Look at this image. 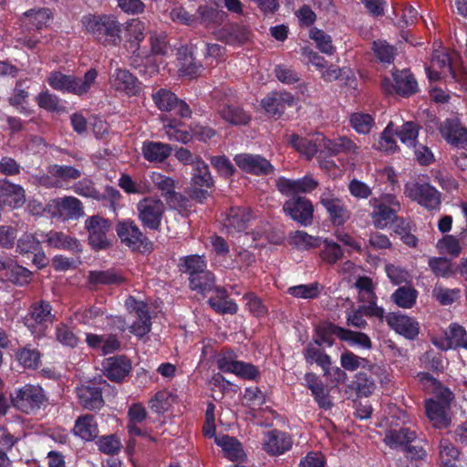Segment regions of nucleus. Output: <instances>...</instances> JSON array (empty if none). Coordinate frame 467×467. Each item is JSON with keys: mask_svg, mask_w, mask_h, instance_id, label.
I'll return each mask as SVG.
<instances>
[{"mask_svg": "<svg viewBox=\"0 0 467 467\" xmlns=\"http://www.w3.org/2000/svg\"><path fill=\"white\" fill-rule=\"evenodd\" d=\"M81 22L87 32L104 46H118L122 40L123 24L114 15H88Z\"/></svg>", "mask_w": 467, "mask_h": 467, "instance_id": "nucleus-1", "label": "nucleus"}, {"mask_svg": "<svg viewBox=\"0 0 467 467\" xmlns=\"http://www.w3.org/2000/svg\"><path fill=\"white\" fill-rule=\"evenodd\" d=\"M97 77L98 71L95 68L88 69L83 78L65 75L60 72H53L48 78V83L55 89L66 90L81 96L90 89Z\"/></svg>", "mask_w": 467, "mask_h": 467, "instance_id": "nucleus-2", "label": "nucleus"}, {"mask_svg": "<svg viewBox=\"0 0 467 467\" xmlns=\"http://www.w3.org/2000/svg\"><path fill=\"white\" fill-rule=\"evenodd\" d=\"M11 400L15 408L24 413L31 414L47 405V397L40 386L26 384L11 395Z\"/></svg>", "mask_w": 467, "mask_h": 467, "instance_id": "nucleus-3", "label": "nucleus"}, {"mask_svg": "<svg viewBox=\"0 0 467 467\" xmlns=\"http://www.w3.org/2000/svg\"><path fill=\"white\" fill-rule=\"evenodd\" d=\"M213 179L209 166L202 160H197L192 163V177L188 193L190 197L199 202H203L209 196V190L213 187Z\"/></svg>", "mask_w": 467, "mask_h": 467, "instance_id": "nucleus-4", "label": "nucleus"}, {"mask_svg": "<svg viewBox=\"0 0 467 467\" xmlns=\"http://www.w3.org/2000/svg\"><path fill=\"white\" fill-rule=\"evenodd\" d=\"M405 194L428 211H438L441 204V192L429 182L421 181L405 185Z\"/></svg>", "mask_w": 467, "mask_h": 467, "instance_id": "nucleus-5", "label": "nucleus"}, {"mask_svg": "<svg viewBox=\"0 0 467 467\" xmlns=\"http://www.w3.org/2000/svg\"><path fill=\"white\" fill-rule=\"evenodd\" d=\"M55 319L49 302L40 300L31 305L27 315L24 317L25 326L36 337L45 335L48 325Z\"/></svg>", "mask_w": 467, "mask_h": 467, "instance_id": "nucleus-6", "label": "nucleus"}, {"mask_svg": "<svg viewBox=\"0 0 467 467\" xmlns=\"http://www.w3.org/2000/svg\"><path fill=\"white\" fill-rule=\"evenodd\" d=\"M110 222L99 215H93L85 221V228L88 233V244L95 250L106 249L110 245L108 233Z\"/></svg>", "mask_w": 467, "mask_h": 467, "instance_id": "nucleus-7", "label": "nucleus"}, {"mask_svg": "<svg viewBox=\"0 0 467 467\" xmlns=\"http://www.w3.org/2000/svg\"><path fill=\"white\" fill-rule=\"evenodd\" d=\"M116 231L120 241L131 250L140 253H145L150 250V242L140 232L134 222L127 221L119 223Z\"/></svg>", "mask_w": 467, "mask_h": 467, "instance_id": "nucleus-8", "label": "nucleus"}, {"mask_svg": "<svg viewBox=\"0 0 467 467\" xmlns=\"http://www.w3.org/2000/svg\"><path fill=\"white\" fill-rule=\"evenodd\" d=\"M164 204L161 200L147 197L137 204L138 217L144 227L150 230H158L162 215Z\"/></svg>", "mask_w": 467, "mask_h": 467, "instance_id": "nucleus-9", "label": "nucleus"}, {"mask_svg": "<svg viewBox=\"0 0 467 467\" xmlns=\"http://www.w3.org/2000/svg\"><path fill=\"white\" fill-rule=\"evenodd\" d=\"M217 366L220 370L234 373L244 379L254 380L259 376L255 366L235 360V354L230 350L223 352L218 358Z\"/></svg>", "mask_w": 467, "mask_h": 467, "instance_id": "nucleus-10", "label": "nucleus"}, {"mask_svg": "<svg viewBox=\"0 0 467 467\" xmlns=\"http://www.w3.org/2000/svg\"><path fill=\"white\" fill-rule=\"evenodd\" d=\"M283 210L303 226L310 225L313 222L314 206L306 197L296 196L287 200L284 203Z\"/></svg>", "mask_w": 467, "mask_h": 467, "instance_id": "nucleus-11", "label": "nucleus"}, {"mask_svg": "<svg viewBox=\"0 0 467 467\" xmlns=\"http://www.w3.org/2000/svg\"><path fill=\"white\" fill-rule=\"evenodd\" d=\"M295 104L296 98L286 91H273L261 101V105L266 113L275 119L279 118L287 107H292Z\"/></svg>", "mask_w": 467, "mask_h": 467, "instance_id": "nucleus-12", "label": "nucleus"}, {"mask_svg": "<svg viewBox=\"0 0 467 467\" xmlns=\"http://www.w3.org/2000/svg\"><path fill=\"white\" fill-rule=\"evenodd\" d=\"M439 130L451 145L459 149L467 148V129L461 124L459 119H447L441 124Z\"/></svg>", "mask_w": 467, "mask_h": 467, "instance_id": "nucleus-13", "label": "nucleus"}, {"mask_svg": "<svg viewBox=\"0 0 467 467\" xmlns=\"http://www.w3.org/2000/svg\"><path fill=\"white\" fill-rule=\"evenodd\" d=\"M234 161L241 170L254 175H267L274 171L272 164L260 155L238 154Z\"/></svg>", "mask_w": 467, "mask_h": 467, "instance_id": "nucleus-14", "label": "nucleus"}, {"mask_svg": "<svg viewBox=\"0 0 467 467\" xmlns=\"http://www.w3.org/2000/svg\"><path fill=\"white\" fill-rule=\"evenodd\" d=\"M220 41L228 45H243L251 40L252 31L248 26L238 23L224 25L216 33Z\"/></svg>", "mask_w": 467, "mask_h": 467, "instance_id": "nucleus-15", "label": "nucleus"}, {"mask_svg": "<svg viewBox=\"0 0 467 467\" xmlns=\"http://www.w3.org/2000/svg\"><path fill=\"white\" fill-rule=\"evenodd\" d=\"M131 315H135L137 318L131 325L128 326L130 331L139 337H142L150 331L151 321L149 314L148 305L144 302H137L132 299V306H130Z\"/></svg>", "mask_w": 467, "mask_h": 467, "instance_id": "nucleus-16", "label": "nucleus"}, {"mask_svg": "<svg viewBox=\"0 0 467 467\" xmlns=\"http://www.w3.org/2000/svg\"><path fill=\"white\" fill-rule=\"evenodd\" d=\"M292 439L289 434L272 430L265 432L263 441V449L271 455L283 454L292 447Z\"/></svg>", "mask_w": 467, "mask_h": 467, "instance_id": "nucleus-17", "label": "nucleus"}, {"mask_svg": "<svg viewBox=\"0 0 467 467\" xmlns=\"http://www.w3.org/2000/svg\"><path fill=\"white\" fill-rule=\"evenodd\" d=\"M386 321L392 329L408 339H414L419 334L418 322L408 316L389 313L386 316Z\"/></svg>", "mask_w": 467, "mask_h": 467, "instance_id": "nucleus-18", "label": "nucleus"}, {"mask_svg": "<svg viewBox=\"0 0 467 467\" xmlns=\"http://www.w3.org/2000/svg\"><path fill=\"white\" fill-rule=\"evenodd\" d=\"M320 203L325 207L335 225L344 224L350 217V212L342 201L330 193H323L320 196Z\"/></svg>", "mask_w": 467, "mask_h": 467, "instance_id": "nucleus-19", "label": "nucleus"}, {"mask_svg": "<svg viewBox=\"0 0 467 467\" xmlns=\"http://www.w3.org/2000/svg\"><path fill=\"white\" fill-rule=\"evenodd\" d=\"M102 365L104 375L115 382L122 381L131 369L130 360L124 356L109 358Z\"/></svg>", "mask_w": 467, "mask_h": 467, "instance_id": "nucleus-20", "label": "nucleus"}, {"mask_svg": "<svg viewBox=\"0 0 467 467\" xmlns=\"http://www.w3.org/2000/svg\"><path fill=\"white\" fill-rule=\"evenodd\" d=\"M318 186L317 181L311 176H305L298 180H290L286 178H280L277 181L278 190L285 195L293 193H308L313 192Z\"/></svg>", "mask_w": 467, "mask_h": 467, "instance_id": "nucleus-21", "label": "nucleus"}, {"mask_svg": "<svg viewBox=\"0 0 467 467\" xmlns=\"http://www.w3.org/2000/svg\"><path fill=\"white\" fill-rule=\"evenodd\" d=\"M80 404L87 410L100 409L104 405L102 389L95 382H88L77 389Z\"/></svg>", "mask_w": 467, "mask_h": 467, "instance_id": "nucleus-22", "label": "nucleus"}, {"mask_svg": "<svg viewBox=\"0 0 467 467\" xmlns=\"http://www.w3.org/2000/svg\"><path fill=\"white\" fill-rule=\"evenodd\" d=\"M450 406L430 399L426 401L425 410L429 420L432 422L433 426L438 429H444L451 423V417L449 416Z\"/></svg>", "mask_w": 467, "mask_h": 467, "instance_id": "nucleus-23", "label": "nucleus"}, {"mask_svg": "<svg viewBox=\"0 0 467 467\" xmlns=\"http://www.w3.org/2000/svg\"><path fill=\"white\" fill-rule=\"evenodd\" d=\"M110 83L113 88L127 94L135 95L140 89L139 81L129 70L118 68L111 76Z\"/></svg>", "mask_w": 467, "mask_h": 467, "instance_id": "nucleus-24", "label": "nucleus"}, {"mask_svg": "<svg viewBox=\"0 0 467 467\" xmlns=\"http://www.w3.org/2000/svg\"><path fill=\"white\" fill-rule=\"evenodd\" d=\"M46 242L50 247L67 250L76 254L82 252L80 242L63 232L50 231L46 234Z\"/></svg>", "mask_w": 467, "mask_h": 467, "instance_id": "nucleus-25", "label": "nucleus"}, {"mask_svg": "<svg viewBox=\"0 0 467 467\" xmlns=\"http://www.w3.org/2000/svg\"><path fill=\"white\" fill-rule=\"evenodd\" d=\"M369 205L373 208L370 214L373 225L377 229H384L389 222L397 217V209L379 204L376 198L369 200Z\"/></svg>", "mask_w": 467, "mask_h": 467, "instance_id": "nucleus-26", "label": "nucleus"}, {"mask_svg": "<svg viewBox=\"0 0 467 467\" xmlns=\"http://www.w3.org/2000/svg\"><path fill=\"white\" fill-rule=\"evenodd\" d=\"M393 78L392 88L396 93L403 97H410L417 93L418 83L410 70L398 71L393 74Z\"/></svg>", "mask_w": 467, "mask_h": 467, "instance_id": "nucleus-27", "label": "nucleus"}, {"mask_svg": "<svg viewBox=\"0 0 467 467\" xmlns=\"http://www.w3.org/2000/svg\"><path fill=\"white\" fill-rule=\"evenodd\" d=\"M172 148L166 143L158 141H144L141 151L145 160L150 162H162L171 153Z\"/></svg>", "mask_w": 467, "mask_h": 467, "instance_id": "nucleus-28", "label": "nucleus"}, {"mask_svg": "<svg viewBox=\"0 0 467 467\" xmlns=\"http://www.w3.org/2000/svg\"><path fill=\"white\" fill-rule=\"evenodd\" d=\"M50 18V11L46 8L30 9L22 17L23 26L28 33L38 31L46 26Z\"/></svg>", "mask_w": 467, "mask_h": 467, "instance_id": "nucleus-29", "label": "nucleus"}, {"mask_svg": "<svg viewBox=\"0 0 467 467\" xmlns=\"http://www.w3.org/2000/svg\"><path fill=\"white\" fill-rule=\"evenodd\" d=\"M215 296L209 298L210 306L219 314H235L237 312L236 304L229 299L228 294L224 288L215 287Z\"/></svg>", "mask_w": 467, "mask_h": 467, "instance_id": "nucleus-30", "label": "nucleus"}, {"mask_svg": "<svg viewBox=\"0 0 467 467\" xmlns=\"http://www.w3.org/2000/svg\"><path fill=\"white\" fill-rule=\"evenodd\" d=\"M0 198L9 202L14 207L22 206L26 201L24 189L7 180L0 181Z\"/></svg>", "mask_w": 467, "mask_h": 467, "instance_id": "nucleus-31", "label": "nucleus"}, {"mask_svg": "<svg viewBox=\"0 0 467 467\" xmlns=\"http://www.w3.org/2000/svg\"><path fill=\"white\" fill-rule=\"evenodd\" d=\"M73 431L75 435L88 441L94 440L99 434L98 425L94 420V417L89 414L78 418Z\"/></svg>", "mask_w": 467, "mask_h": 467, "instance_id": "nucleus-32", "label": "nucleus"}, {"mask_svg": "<svg viewBox=\"0 0 467 467\" xmlns=\"http://www.w3.org/2000/svg\"><path fill=\"white\" fill-rule=\"evenodd\" d=\"M416 432L408 428H400L399 430H390L387 431L384 442L392 449L403 447L416 441Z\"/></svg>", "mask_w": 467, "mask_h": 467, "instance_id": "nucleus-33", "label": "nucleus"}, {"mask_svg": "<svg viewBox=\"0 0 467 467\" xmlns=\"http://www.w3.org/2000/svg\"><path fill=\"white\" fill-rule=\"evenodd\" d=\"M215 442L223 449L224 456L231 461H239L244 457L242 444L236 438L221 435L215 437Z\"/></svg>", "mask_w": 467, "mask_h": 467, "instance_id": "nucleus-34", "label": "nucleus"}, {"mask_svg": "<svg viewBox=\"0 0 467 467\" xmlns=\"http://www.w3.org/2000/svg\"><path fill=\"white\" fill-rule=\"evenodd\" d=\"M319 347L315 343H309L304 350V356L307 363H317L324 370V376H328L330 373L331 358Z\"/></svg>", "mask_w": 467, "mask_h": 467, "instance_id": "nucleus-35", "label": "nucleus"}, {"mask_svg": "<svg viewBox=\"0 0 467 467\" xmlns=\"http://www.w3.org/2000/svg\"><path fill=\"white\" fill-rule=\"evenodd\" d=\"M218 112L225 121L233 125H245L251 119L250 115L237 105H221Z\"/></svg>", "mask_w": 467, "mask_h": 467, "instance_id": "nucleus-36", "label": "nucleus"}, {"mask_svg": "<svg viewBox=\"0 0 467 467\" xmlns=\"http://www.w3.org/2000/svg\"><path fill=\"white\" fill-rule=\"evenodd\" d=\"M91 285H120L125 281L122 275L113 269L90 271L88 276Z\"/></svg>", "mask_w": 467, "mask_h": 467, "instance_id": "nucleus-37", "label": "nucleus"}, {"mask_svg": "<svg viewBox=\"0 0 467 467\" xmlns=\"http://www.w3.org/2000/svg\"><path fill=\"white\" fill-rule=\"evenodd\" d=\"M323 146L330 155H337L339 153H357L358 146L348 137H339L337 140H322Z\"/></svg>", "mask_w": 467, "mask_h": 467, "instance_id": "nucleus-38", "label": "nucleus"}, {"mask_svg": "<svg viewBox=\"0 0 467 467\" xmlns=\"http://www.w3.org/2000/svg\"><path fill=\"white\" fill-rule=\"evenodd\" d=\"M432 66L441 70L442 73L448 71L455 81L464 82L467 78L466 73L457 74L451 67V58L448 53L435 51L432 56Z\"/></svg>", "mask_w": 467, "mask_h": 467, "instance_id": "nucleus-39", "label": "nucleus"}, {"mask_svg": "<svg viewBox=\"0 0 467 467\" xmlns=\"http://www.w3.org/2000/svg\"><path fill=\"white\" fill-rule=\"evenodd\" d=\"M251 220V214L248 211L242 208H232L226 219L225 225L228 229H234L237 232L244 231Z\"/></svg>", "mask_w": 467, "mask_h": 467, "instance_id": "nucleus-40", "label": "nucleus"}, {"mask_svg": "<svg viewBox=\"0 0 467 467\" xmlns=\"http://www.w3.org/2000/svg\"><path fill=\"white\" fill-rule=\"evenodd\" d=\"M180 71L183 76L195 77L202 68V65L196 61L192 52L187 48L179 51Z\"/></svg>", "mask_w": 467, "mask_h": 467, "instance_id": "nucleus-41", "label": "nucleus"}, {"mask_svg": "<svg viewBox=\"0 0 467 467\" xmlns=\"http://www.w3.org/2000/svg\"><path fill=\"white\" fill-rule=\"evenodd\" d=\"M339 330H343V327H340L332 323L319 326L317 330V338L314 340L317 346H321L323 344H327V346H332L334 344L333 335L337 336L342 340V333Z\"/></svg>", "mask_w": 467, "mask_h": 467, "instance_id": "nucleus-42", "label": "nucleus"}, {"mask_svg": "<svg viewBox=\"0 0 467 467\" xmlns=\"http://www.w3.org/2000/svg\"><path fill=\"white\" fill-rule=\"evenodd\" d=\"M467 346V337L465 329L458 325L451 324L446 332V346L443 348H464Z\"/></svg>", "mask_w": 467, "mask_h": 467, "instance_id": "nucleus-43", "label": "nucleus"}, {"mask_svg": "<svg viewBox=\"0 0 467 467\" xmlns=\"http://www.w3.org/2000/svg\"><path fill=\"white\" fill-rule=\"evenodd\" d=\"M151 99L161 111H172V106L176 105L177 96L167 88H159L151 94Z\"/></svg>", "mask_w": 467, "mask_h": 467, "instance_id": "nucleus-44", "label": "nucleus"}, {"mask_svg": "<svg viewBox=\"0 0 467 467\" xmlns=\"http://www.w3.org/2000/svg\"><path fill=\"white\" fill-rule=\"evenodd\" d=\"M190 286L192 290H196L199 293L205 294L212 290H215L214 287V276L208 271H202L193 277H190Z\"/></svg>", "mask_w": 467, "mask_h": 467, "instance_id": "nucleus-45", "label": "nucleus"}, {"mask_svg": "<svg viewBox=\"0 0 467 467\" xmlns=\"http://www.w3.org/2000/svg\"><path fill=\"white\" fill-rule=\"evenodd\" d=\"M349 122L351 127L359 134H368L375 125L374 118L364 112L352 113Z\"/></svg>", "mask_w": 467, "mask_h": 467, "instance_id": "nucleus-46", "label": "nucleus"}, {"mask_svg": "<svg viewBox=\"0 0 467 467\" xmlns=\"http://www.w3.org/2000/svg\"><path fill=\"white\" fill-rule=\"evenodd\" d=\"M61 214H65L68 219H77L84 215V210L81 202L75 197H65L59 203Z\"/></svg>", "mask_w": 467, "mask_h": 467, "instance_id": "nucleus-47", "label": "nucleus"}, {"mask_svg": "<svg viewBox=\"0 0 467 467\" xmlns=\"http://www.w3.org/2000/svg\"><path fill=\"white\" fill-rule=\"evenodd\" d=\"M432 297L442 306H449L456 302L461 296L459 288H447L441 285H436L431 292Z\"/></svg>", "mask_w": 467, "mask_h": 467, "instance_id": "nucleus-48", "label": "nucleus"}, {"mask_svg": "<svg viewBox=\"0 0 467 467\" xmlns=\"http://www.w3.org/2000/svg\"><path fill=\"white\" fill-rule=\"evenodd\" d=\"M322 240L319 237L309 235L303 231H296L290 234V244L299 249L308 250L320 246Z\"/></svg>", "mask_w": 467, "mask_h": 467, "instance_id": "nucleus-49", "label": "nucleus"}, {"mask_svg": "<svg viewBox=\"0 0 467 467\" xmlns=\"http://www.w3.org/2000/svg\"><path fill=\"white\" fill-rule=\"evenodd\" d=\"M438 449L439 462H455L459 461L461 451L449 439H441Z\"/></svg>", "mask_w": 467, "mask_h": 467, "instance_id": "nucleus-50", "label": "nucleus"}, {"mask_svg": "<svg viewBox=\"0 0 467 467\" xmlns=\"http://www.w3.org/2000/svg\"><path fill=\"white\" fill-rule=\"evenodd\" d=\"M428 265L438 277H448L456 274V269L452 268L451 260L446 257H431Z\"/></svg>", "mask_w": 467, "mask_h": 467, "instance_id": "nucleus-51", "label": "nucleus"}, {"mask_svg": "<svg viewBox=\"0 0 467 467\" xmlns=\"http://www.w3.org/2000/svg\"><path fill=\"white\" fill-rule=\"evenodd\" d=\"M289 142L298 152L306 155L307 159L314 157L317 151V144L315 141L300 137L297 134L290 135Z\"/></svg>", "mask_w": 467, "mask_h": 467, "instance_id": "nucleus-52", "label": "nucleus"}, {"mask_svg": "<svg viewBox=\"0 0 467 467\" xmlns=\"http://www.w3.org/2000/svg\"><path fill=\"white\" fill-rule=\"evenodd\" d=\"M391 298L399 306L410 308L416 302L417 291L409 286H400L392 294Z\"/></svg>", "mask_w": 467, "mask_h": 467, "instance_id": "nucleus-53", "label": "nucleus"}, {"mask_svg": "<svg viewBox=\"0 0 467 467\" xmlns=\"http://www.w3.org/2000/svg\"><path fill=\"white\" fill-rule=\"evenodd\" d=\"M396 134L402 143L409 147H416L415 142L419 135V125L413 121H407L396 130Z\"/></svg>", "mask_w": 467, "mask_h": 467, "instance_id": "nucleus-54", "label": "nucleus"}, {"mask_svg": "<svg viewBox=\"0 0 467 467\" xmlns=\"http://www.w3.org/2000/svg\"><path fill=\"white\" fill-rule=\"evenodd\" d=\"M32 272L24 266L10 264L7 272V279L15 285H25L31 280Z\"/></svg>", "mask_w": 467, "mask_h": 467, "instance_id": "nucleus-55", "label": "nucleus"}, {"mask_svg": "<svg viewBox=\"0 0 467 467\" xmlns=\"http://www.w3.org/2000/svg\"><path fill=\"white\" fill-rule=\"evenodd\" d=\"M181 271L188 273L190 277L197 275L198 274L205 271L206 263L202 256L200 255H189L183 258V263L180 265Z\"/></svg>", "mask_w": 467, "mask_h": 467, "instance_id": "nucleus-56", "label": "nucleus"}, {"mask_svg": "<svg viewBox=\"0 0 467 467\" xmlns=\"http://www.w3.org/2000/svg\"><path fill=\"white\" fill-rule=\"evenodd\" d=\"M324 248L320 251V257L327 264L333 265L343 257V251L339 244L325 239Z\"/></svg>", "mask_w": 467, "mask_h": 467, "instance_id": "nucleus-57", "label": "nucleus"}, {"mask_svg": "<svg viewBox=\"0 0 467 467\" xmlns=\"http://www.w3.org/2000/svg\"><path fill=\"white\" fill-rule=\"evenodd\" d=\"M356 390L358 395L368 397L373 393L376 389L375 379L368 376L366 371L359 372L356 375Z\"/></svg>", "mask_w": 467, "mask_h": 467, "instance_id": "nucleus-58", "label": "nucleus"}, {"mask_svg": "<svg viewBox=\"0 0 467 467\" xmlns=\"http://www.w3.org/2000/svg\"><path fill=\"white\" fill-rule=\"evenodd\" d=\"M373 50L377 58L382 63L390 64L393 62L396 49L386 41L378 40L373 42Z\"/></svg>", "mask_w": 467, "mask_h": 467, "instance_id": "nucleus-59", "label": "nucleus"}, {"mask_svg": "<svg viewBox=\"0 0 467 467\" xmlns=\"http://www.w3.org/2000/svg\"><path fill=\"white\" fill-rule=\"evenodd\" d=\"M340 364L346 370L354 371L358 368H366L368 366V360L347 350L341 354Z\"/></svg>", "mask_w": 467, "mask_h": 467, "instance_id": "nucleus-60", "label": "nucleus"}, {"mask_svg": "<svg viewBox=\"0 0 467 467\" xmlns=\"http://www.w3.org/2000/svg\"><path fill=\"white\" fill-rule=\"evenodd\" d=\"M179 125H181L179 120L169 119L168 123L165 124L163 128L170 140L186 144L191 140L192 135L188 131L179 130Z\"/></svg>", "mask_w": 467, "mask_h": 467, "instance_id": "nucleus-61", "label": "nucleus"}, {"mask_svg": "<svg viewBox=\"0 0 467 467\" xmlns=\"http://www.w3.org/2000/svg\"><path fill=\"white\" fill-rule=\"evenodd\" d=\"M52 176L62 180H76L81 176V171L72 166L67 165H50L47 169Z\"/></svg>", "mask_w": 467, "mask_h": 467, "instance_id": "nucleus-62", "label": "nucleus"}, {"mask_svg": "<svg viewBox=\"0 0 467 467\" xmlns=\"http://www.w3.org/2000/svg\"><path fill=\"white\" fill-rule=\"evenodd\" d=\"M288 293L298 298L313 299L319 295V285L317 283L310 285H299L288 288Z\"/></svg>", "mask_w": 467, "mask_h": 467, "instance_id": "nucleus-63", "label": "nucleus"}, {"mask_svg": "<svg viewBox=\"0 0 467 467\" xmlns=\"http://www.w3.org/2000/svg\"><path fill=\"white\" fill-rule=\"evenodd\" d=\"M41 250L40 242L32 234H24L16 244V251L20 254H33Z\"/></svg>", "mask_w": 467, "mask_h": 467, "instance_id": "nucleus-64", "label": "nucleus"}]
</instances>
